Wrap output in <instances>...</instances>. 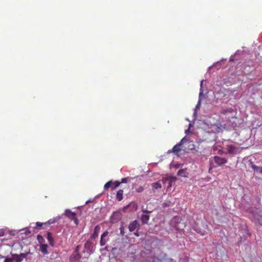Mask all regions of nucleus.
I'll list each match as a JSON object with an SVG mask.
<instances>
[{"instance_id": "cd10ccee", "label": "nucleus", "mask_w": 262, "mask_h": 262, "mask_svg": "<svg viewBox=\"0 0 262 262\" xmlns=\"http://www.w3.org/2000/svg\"><path fill=\"white\" fill-rule=\"evenodd\" d=\"M39 238H42V236H41V235H38L37 236V239H39Z\"/></svg>"}, {"instance_id": "7c9ffc66", "label": "nucleus", "mask_w": 262, "mask_h": 262, "mask_svg": "<svg viewBox=\"0 0 262 262\" xmlns=\"http://www.w3.org/2000/svg\"><path fill=\"white\" fill-rule=\"evenodd\" d=\"M260 172L262 173V168H261Z\"/></svg>"}, {"instance_id": "f03ea898", "label": "nucleus", "mask_w": 262, "mask_h": 262, "mask_svg": "<svg viewBox=\"0 0 262 262\" xmlns=\"http://www.w3.org/2000/svg\"><path fill=\"white\" fill-rule=\"evenodd\" d=\"M27 255V253H20V254H13V260L15 262H21Z\"/></svg>"}, {"instance_id": "0eeeda50", "label": "nucleus", "mask_w": 262, "mask_h": 262, "mask_svg": "<svg viewBox=\"0 0 262 262\" xmlns=\"http://www.w3.org/2000/svg\"><path fill=\"white\" fill-rule=\"evenodd\" d=\"M100 231V227L99 225H97L95 227L94 232L91 235L92 239H95L98 237L99 233Z\"/></svg>"}, {"instance_id": "5701e85b", "label": "nucleus", "mask_w": 262, "mask_h": 262, "mask_svg": "<svg viewBox=\"0 0 262 262\" xmlns=\"http://www.w3.org/2000/svg\"><path fill=\"white\" fill-rule=\"evenodd\" d=\"M120 233H121V234L123 235L124 234V227L123 226H121L120 227Z\"/></svg>"}, {"instance_id": "7ed1b4c3", "label": "nucleus", "mask_w": 262, "mask_h": 262, "mask_svg": "<svg viewBox=\"0 0 262 262\" xmlns=\"http://www.w3.org/2000/svg\"><path fill=\"white\" fill-rule=\"evenodd\" d=\"M185 140V138H183L182 139H181V140L180 141L179 143L174 145L172 149V152L177 153L180 151L181 150L180 147L183 145Z\"/></svg>"}, {"instance_id": "9b49d317", "label": "nucleus", "mask_w": 262, "mask_h": 262, "mask_svg": "<svg viewBox=\"0 0 262 262\" xmlns=\"http://www.w3.org/2000/svg\"><path fill=\"white\" fill-rule=\"evenodd\" d=\"M48 246L47 244H42L40 246V251L44 254H47L48 253Z\"/></svg>"}, {"instance_id": "9d476101", "label": "nucleus", "mask_w": 262, "mask_h": 262, "mask_svg": "<svg viewBox=\"0 0 262 262\" xmlns=\"http://www.w3.org/2000/svg\"><path fill=\"white\" fill-rule=\"evenodd\" d=\"M47 238L48 240L50 245L53 246L54 245V239L51 232H49L47 233Z\"/></svg>"}, {"instance_id": "c85d7f7f", "label": "nucleus", "mask_w": 262, "mask_h": 262, "mask_svg": "<svg viewBox=\"0 0 262 262\" xmlns=\"http://www.w3.org/2000/svg\"><path fill=\"white\" fill-rule=\"evenodd\" d=\"M135 234L136 235V236H139V234L138 233H135Z\"/></svg>"}, {"instance_id": "dca6fc26", "label": "nucleus", "mask_w": 262, "mask_h": 262, "mask_svg": "<svg viewBox=\"0 0 262 262\" xmlns=\"http://www.w3.org/2000/svg\"><path fill=\"white\" fill-rule=\"evenodd\" d=\"M186 171L185 169H180L178 171L177 174L178 176L186 177Z\"/></svg>"}, {"instance_id": "6ab92c4d", "label": "nucleus", "mask_w": 262, "mask_h": 262, "mask_svg": "<svg viewBox=\"0 0 262 262\" xmlns=\"http://www.w3.org/2000/svg\"><path fill=\"white\" fill-rule=\"evenodd\" d=\"M13 258H6L4 262H13Z\"/></svg>"}, {"instance_id": "6e6552de", "label": "nucleus", "mask_w": 262, "mask_h": 262, "mask_svg": "<svg viewBox=\"0 0 262 262\" xmlns=\"http://www.w3.org/2000/svg\"><path fill=\"white\" fill-rule=\"evenodd\" d=\"M138 222L137 221H134L130 223L128 226L129 230L130 232L134 231L137 227Z\"/></svg>"}, {"instance_id": "4468645a", "label": "nucleus", "mask_w": 262, "mask_h": 262, "mask_svg": "<svg viewBox=\"0 0 262 262\" xmlns=\"http://www.w3.org/2000/svg\"><path fill=\"white\" fill-rule=\"evenodd\" d=\"M57 221V219H52L49 220L48 222L44 223L45 225H50L52 224L55 223Z\"/></svg>"}, {"instance_id": "b1692460", "label": "nucleus", "mask_w": 262, "mask_h": 262, "mask_svg": "<svg viewBox=\"0 0 262 262\" xmlns=\"http://www.w3.org/2000/svg\"><path fill=\"white\" fill-rule=\"evenodd\" d=\"M142 211L143 212L146 213H151V211H148V210H146V209H144L143 208V207H142Z\"/></svg>"}, {"instance_id": "a878e982", "label": "nucleus", "mask_w": 262, "mask_h": 262, "mask_svg": "<svg viewBox=\"0 0 262 262\" xmlns=\"http://www.w3.org/2000/svg\"><path fill=\"white\" fill-rule=\"evenodd\" d=\"M196 232H198L199 233H200V234H201L202 235H204L205 234L204 232H202L200 231L196 230Z\"/></svg>"}, {"instance_id": "2eb2a0df", "label": "nucleus", "mask_w": 262, "mask_h": 262, "mask_svg": "<svg viewBox=\"0 0 262 262\" xmlns=\"http://www.w3.org/2000/svg\"><path fill=\"white\" fill-rule=\"evenodd\" d=\"M120 184V182L118 181H115L114 183H112V189L114 190L117 187H118Z\"/></svg>"}, {"instance_id": "a211bd4d", "label": "nucleus", "mask_w": 262, "mask_h": 262, "mask_svg": "<svg viewBox=\"0 0 262 262\" xmlns=\"http://www.w3.org/2000/svg\"><path fill=\"white\" fill-rule=\"evenodd\" d=\"M44 225V223H40L39 222H37L36 223V229H40L41 227Z\"/></svg>"}, {"instance_id": "1a4fd4ad", "label": "nucleus", "mask_w": 262, "mask_h": 262, "mask_svg": "<svg viewBox=\"0 0 262 262\" xmlns=\"http://www.w3.org/2000/svg\"><path fill=\"white\" fill-rule=\"evenodd\" d=\"M123 190L122 189L119 190L116 194V199L118 201H120L123 199Z\"/></svg>"}, {"instance_id": "f257e3e1", "label": "nucleus", "mask_w": 262, "mask_h": 262, "mask_svg": "<svg viewBox=\"0 0 262 262\" xmlns=\"http://www.w3.org/2000/svg\"><path fill=\"white\" fill-rule=\"evenodd\" d=\"M108 234L109 232L107 231H105L101 234L100 241L101 246H104L106 242L109 241Z\"/></svg>"}, {"instance_id": "39448f33", "label": "nucleus", "mask_w": 262, "mask_h": 262, "mask_svg": "<svg viewBox=\"0 0 262 262\" xmlns=\"http://www.w3.org/2000/svg\"><path fill=\"white\" fill-rule=\"evenodd\" d=\"M227 149L229 154H235L238 152L239 148L232 145H230L227 146Z\"/></svg>"}, {"instance_id": "393cba45", "label": "nucleus", "mask_w": 262, "mask_h": 262, "mask_svg": "<svg viewBox=\"0 0 262 262\" xmlns=\"http://www.w3.org/2000/svg\"><path fill=\"white\" fill-rule=\"evenodd\" d=\"M143 190V187H140V188L138 189V190H137V191L139 192L142 191Z\"/></svg>"}, {"instance_id": "2f4dec72", "label": "nucleus", "mask_w": 262, "mask_h": 262, "mask_svg": "<svg viewBox=\"0 0 262 262\" xmlns=\"http://www.w3.org/2000/svg\"><path fill=\"white\" fill-rule=\"evenodd\" d=\"M199 104H200L199 103L198 104H197L196 107H198V106H199Z\"/></svg>"}, {"instance_id": "c756f323", "label": "nucleus", "mask_w": 262, "mask_h": 262, "mask_svg": "<svg viewBox=\"0 0 262 262\" xmlns=\"http://www.w3.org/2000/svg\"><path fill=\"white\" fill-rule=\"evenodd\" d=\"M203 82V81L202 80V81H201V86H202V85Z\"/></svg>"}, {"instance_id": "ddd939ff", "label": "nucleus", "mask_w": 262, "mask_h": 262, "mask_svg": "<svg viewBox=\"0 0 262 262\" xmlns=\"http://www.w3.org/2000/svg\"><path fill=\"white\" fill-rule=\"evenodd\" d=\"M151 185H152V188L155 189H157L159 188H161L162 187V185H161V183L159 182L154 183Z\"/></svg>"}, {"instance_id": "20e7f679", "label": "nucleus", "mask_w": 262, "mask_h": 262, "mask_svg": "<svg viewBox=\"0 0 262 262\" xmlns=\"http://www.w3.org/2000/svg\"><path fill=\"white\" fill-rule=\"evenodd\" d=\"M214 162L219 165H223L227 163V159L225 158L219 156L214 157Z\"/></svg>"}, {"instance_id": "f3484780", "label": "nucleus", "mask_w": 262, "mask_h": 262, "mask_svg": "<svg viewBox=\"0 0 262 262\" xmlns=\"http://www.w3.org/2000/svg\"><path fill=\"white\" fill-rule=\"evenodd\" d=\"M112 182L111 181L107 182L104 185V189L105 190H108L109 188H110V187L112 188Z\"/></svg>"}, {"instance_id": "4be33fe9", "label": "nucleus", "mask_w": 262, "mask_h": 262, "mask_svg": "<svg viewBox=\"0 0 262 262\" xmlns=\"http://www.w3.org/2000/svg\"><path fill=\"white\" fill-rule=\"evenodd\" d=\"M74 222V223L75 224V225H77L79 223V222H78V219L76 217V216L73 219V220Z\"/></svg>"}, {"instance_id": "412c9836", "label": "nucleus", "mask_w": 262, "mask_h": 262, "mask_svg": "<svg viewBox=\"0 0 262 262\" xmlns=\"http://www.w3.org/2000/svg\"><path fill=\"white\" fill-rule=\"evenodd\" d=\"M257 222L259 224V225H262V216H260V219H257Z\"/></svg>"}, {"instance_id": "aec40b11", "label": "nucleus", "mask_w": 262, "mask_h": 262, "mask_svg": "<svg viewBox=\"0 0 262 262\" xmlns=\"http://www.w3.org/2000/svg\"><path fill=\"white\" fill-rule=\"evenodd\" d=\"M120 182V184L121 183H126L127 182V178H123L121 179V181Z\"/></svg>"}, {"instance_id": "bb28decb", "label": "nucleus", "mask_w": 262, "mask_h": 262, "mask_svg": "<svg viewBox=\"0 0 262 262\" xmlns=\"http://www.w3.org/2000/svg\"><path fill=\"white\" fill-rule=\"evenodd\" d=\"M252 168L254 169H257V167L255 165H252Z\"/></svg>"}, {"instance_id": "423d86ee", "label": "nucleus", "mask_w": 262, "mask_h": 262, "mask_svg": "<svg viewBox=\"0 0 262 262\" xmlns=\"http://www.w3.org/2000/svg\"><path fill=\"white\" fill-rule=\"evenodd\" d=\"M64 215L71 220H73V219H74L76 216L75 212H72L69 209H66L65 210Z\"/></svg>"}, {"instance_id": "f8f14e48", "label": "nucleus", "mask_w": 262, "mask_h": 262, "mask_svg": "<svg viewBox=\"0 0 262 262\" xmlns=\"http://www.w3.org/2000/svg\"><path fill=\"white\" fill-rule=\"evenodd\" d=\"M149 220V216L146 214H143L141 217V220L143 224H146Z\"/></svg>"}]
</instances>
